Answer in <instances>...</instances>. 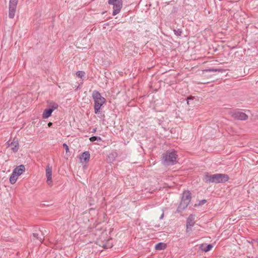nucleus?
Here are the masks:
<instances>
[{
  "instance_id": "nucleus-21",
  "label": "nucleus",
  "mask_w": 258,
  "mask_h": 258,
  "mask_svg": "<svg viewBox=\"0 0 258 258\" xmlns=\"http://www.w3.org/2000/svg\"><path fill=\"white\" fill-rule=\"evenodd\" d=\"M226 70L222 69H215V68H211L209 69H207L204 70V72H223L226 71Z\"/></svg>"
},
{
  "instance_id": "nucleus-32",
  "label": "nucleus",
  "mask_w": 258,
  "mask_h": 258,
  "mask_svg": "<svg viewBox=\"0 0 258 258\" xmlns=\"http://www.w3.org/2000/svg\"><path fill=\"white\" fill-rule=\"evenodd\" d=\"M96 129H97L96 128H94V129L93 130V131H92V133H95V132L96 131Z\"/></svg>"
},
{
  "instance_id": "nucleus-16",
  "label": "nucleus",
  "mask_w": 258,
  "mask_h": 258,
  "mask_svg": "<svg viewBox=\"0 0 258 258\" xmlns=\"http://www.w3.org/2000/svg\"><path fill=\"white\" fill-rule=\"evenodd\" d=\"M52 113V110L49 108H46L44 109L43 114H42V118L44 119L48 118L51 115Z\"/></svg>"
},
{
  "instance_id": "nucleus-1",
  "label": "nucleus",
  "mask_w": 258,
  "mask_h": 258,
  "mask_svg": "<svg viewBox=\"0 0 258 258\" xmlns=\"http://www.w3.org/2000/svg\"><path fill=\"white\" fill-rule=\"evenodd\" d=\"M229 179V177L227 174L217 173L211 174L208 172H206L204 176L203 180L207 183H224Z\"/></svg>"
},
{
  "instance_id": "nucleus-20",
  "label": "nucleus",
  "mask_w": 258,
  "mask_h": 258,
  "mask_svg": "<svg viewBox=\"0 0 258 258\" xmlns=\"http://www.w3.org/2000/svg\"><path fill=\"white\" fill-rule=\"evenodd\" d=\"M117 156V154L115 152H112L108 155V158L109 162H113L115 160L116 157Z\"/></svg>"
},
{
  "instance_id": "nucleus-25",
  "label": "nucleus",
  "mask_w": 258,
  "mask_h": 258,
  "mask_svg": "<svg viewBox=\"0 0 258 258\" xmlns=\"http://www.w3.org/2000/svg\"><path fill=\"white\" fill-rule=\"evenodd\" d=\"M63 146L64 147V148H65V150H66V152L67 153L69 151V146L66 144V143H64L63 144Z\"/></svg>"
},
{
  "instance_id": "nucleus-11",
  "label": "nucleus",
  "mask_w": 258,
  "mask_h": 258,
  "mask_svg": "<svg viewBox=\"0 0 258 258\" xmlns=\"http://www.w3.org/2000/svg\"><path fill=\"white\" fill-rule=\"evenodd\" d=\"M90 157V153L88 151H85L83 152L80 156V159L81 161H83L85 163H87L89 162Z\"/></svg>"
},
{
  "instance_id": "nucleus-8",
  "label": "nucleus",
  "mask_w": 258,
  "mask_h": 258,
  "mask_svg": "<svg viewBox=\"0 0 258 258\" xmlns=\"http://www.w3.org/2000/svg\"><path fill=\"white\" fill-rule=\"evenodd\" d=\"M189 204V202L186 201H184L181 199V202L177 208L176 211L178 213L181 212L183 210H184L188 206Z\"/></svg>"
},
{
  "instance_id": "nucleus-4",
  "label": "nucleus",
  "mask_w": 258,
  "mask_h": 258,
  "mask_svg": "<svg viewBox=\"0 0 258 258\" xmlns=\"http://www.w3.org/2000/svg\"><path fill=\"white\" fill-rule=\"evenodd\" d=\"M108 3L109 5H112L113 6V16H115L120 12L122 6V0H108Z\"/></svg>"
},
{
  "instance_id": "nucleus-13",
  "label": "nucleus",
  "mask_w": 258,
  "mask_h": 258,
  "mask_svg": "<svg viewBox=\"0 0 258 258\" xmlns=\"http://www.w3.org/2000/svg\"><path fill=\"white\" fill-rule=\"evenodd\" d=\"M212 247L213 245L211 244L203 243L200 245L199 249L203 251L207 252L209 251Z\"/></svg>"
},
{
  "instance_id": "nucleus-28",
  "label": "nucleus",
  "mask_w": 258,
  "mask_h": 258,
  "mask_svg": "<svg viewBox=\"0 0 258 258\" xmlns=\"http://www.w3.org/2000/svg\"><path fill=\"white\" fill-rule=\"evenodd\" d=\"M193 98H194V97H192V96H190L188 97L187 98V104H189V100H192V99H193Z\"/></svg>"
},
{
  "instance_id": "nucleus-19",
  "label": "nucleus",
  "mask_w": 258,
  "mask_h": 258,
  "mask_svg": "<svg viewBox=\"0 0 258 258\" xmlns=\"http://www.w3.org/2000/svg\"><path fill=\"white\" fill-rule=\"evenodd\" d=\"M18 176H17L16 174H15V173L13 171L12 174L10 177V182L12 184H15L18 179Z\"/></svg>"
},
{
  "instance_id": "nucleus-10",
  "label": "nucleus",
  "mask_w": 258,
  "mask_h": 258,
  "mask_svg": "<svg viewBox=\"0 0 258 258\" xmlns=\"http://www.w3.org/2000/svg\"><path fill=\"white\" fill-rule=\"evenodd\" d=\"M44 234L40 230H39L38 232H35L33 233V236L36 239L38 240L41 243L42 242L44 239Z\"/></svg>"
},
{
  "instance_id": "nucleus-30",
  "label": "nucleus",
  "mask_w": 258,
  "mask_h": 258,
  "mask_svg": "<svg viewBox=\"0 0 258 258\" xmlns=\"http://www.w3.org/2000/svg\"><path fill=\"white\" fill-rule=\"evenodd\" d=\"M53 123L51 122H49L48 123V126L49 127H51Z\"/></svg>"
},
{
  "instance_id": "nucleus-2",
  "label": "nucleus",
  "mask_w": 258,
  "mask_h": 258,
  "mask_svg": "<svg viewBox=\"0 0 258 258\" xmlns=\"http://www.w3.org/2000/svg\"><path fill=\"white\" fill-rule=\"evenodd\" d=\"M178 155L174 150H169L162 154L161 157L162 163L165 166H171L177 163Z\"/></svg>"
},
{
  "instance_id": "nucleus-26",
  "label": "nucleus",
  "mask_w": 258,
  "mask_h": 258,
  "mask_svg": "<svg viewBox=\"0 0 258 258\" xmlns=\"http://www.w3.org/2000/svg\"><path fill=\"white\" fill-rule=\"evenodd\" d=\"M112 246V244L111 245H109L108 244H103V247L104 248H110Z\"/></svg>"
},
{
  "instance_id": "nucleus-24",
  "label": "nucleus",
  "mask_w": 258,
  "mask_h": 258,
  "mask_svg": "<svg viewBox=\"0 0 258 258\" xmlns=\"http://www.w3.org/2000/svg\"><path fill=\"white\" fill-rule=\"evenodd\" d=\"M85 73L84 71H79L76 73V75L79 78H82L84 76Z\"/></svg>"
},
{
  "instance_id": "nucleus-22",
  "label": "nucleus",
  "mask_w": 258,
  "mask_h": 258,
  "mask_svg": "<svg viewBox=\"0 0 258 258\" xmlns=\"http://www.w3.org/2000/svg\"><path fill=\"white\" fill-rule=\"evenodd\" d=\"M90 141L92 142H94L95 141H102L101 138L98 136H93L90 138Z\"/></svg>"
},
{
  "instance_id": "nucleus-15",
  "label": "nucleus",
  "mask_w": 258,
  "mask_h": 258,
  "mask_svg": "<svg viewBox=\"0 0 258 258\" xmlns=\"http://www.w3.org/2000/svg\"><path fill=\"white\" fill-rule=\"evenodd\" d=\"M8 145L14 152L16 153L18 151L19 149V144L18 142H11V143H8Z\"/></svg>"
},
{
  "instance_id": "nucleus-7",
  "label": "nucleus",
  "mask_w": 258,
  "mask_h": 258,
  "mask_svg": "<svg viewBox=\"0 0 258 258\" xmlns=\"http://www.w3.org/2000/svg\"><path fill=\"white\" fill-rule=\"evenodd\" d=\"M17 5V4L9 3V17L10 18L13 19L14 17Z\"/></svg>"
},
{
  "instance_id": "nucleus-17",
  "label": "nucleus",
  "mask_w": 258,
  "mask_h": 258,
  "mask_svg": "<svg viewBox=\"0 0 258 258\" xmlns=\"http://www.w3.org/2000/svg\"><path fill=\"white\" fill-rule=\"evenodd\" d=\"M167 247V245L164 242H159L156 244L155 248L157 250H164Z\"/></svg>"
},
{
  "instance_id": "nucleus-9",
  "label": "nucleus",
  "mask_w": 258,
  "mask_h": 258,
  "mask_svg": "<svg viewBox=\"0 0 258 258\" xmlns=\"http://www.w3.org/2000/svg\"><path fill=\"white\" fill-rule=\"evenodd\" d=\"M25 171V167L24 165H20L19 166H17L14 170L13 172L15 174H16L17 176H20L21 175L23 172Z\"/></svg>"
},
{
  "instance_id": "nucleus-31",
  "label": "nucleus",
  "mask_w": 258,
  "mask_h": 258,
  "mask_svg": "<svg viewBox=\"0 0 258 258\" xmlns=\"http://www.w3.org/2000/svg\"><path fill=\"white\" fill-rule=\"evenodd\" d=\"M163 217H164V213L163 212V213H162V215H161V216L160 217L159 219H160V220H161V219H162L163 218Z\"/></svg>"
},
{
  "instance_id": "nucleus-27",
  "label": "nucleus",
  "mask_w": 258,
  "mask_h": 258,
  "mask_svg": "<svg viewBox=\"0 0 258 258\" xmlns=\"http://www.w3.org/2000/svg\"><path fill=\"white\" fill-rule=\"evenodd\" d=\"M207 202V201L206 200H202L199 202V205H203Z\"/></svg>"
},
{
  "instance_id": "nucleus-6",
  "label": "nucleus",
  "mask_w": 258,
  "mask_h": 258,
  "mask_svg": "<svg viewBox=\"0 0 258 258\" xmlns=\"http://www.w3.org/2000/svg\"><path fill=\"white\" fill-rule=\"evenodd\" d=\"M46 176L47 177V183L50 186H52V167L48 165L46 168Z\"/></svg>"
},
{
  "instance_id": "nucleus-23",
  "label": "nucleus",
  "mask_w": 258,
  "mask_h": 258,
  "mask_svg": "<svg viewBox=\"0 0 258 258\" xmlns=\"http://www.w3.org/2000/svg\"><path fill=\"white\" fill-rule=\"evenodd\" d=\"M174 33L175 35L177 36H181V34L182 33V30L180 29H178L177 30H174Z\"/></svg>"
},
{
  "instance_id": "nucleus-12",
  "label": "nucleus",
  "mask_w": 258,
  "mask_h": 258,
  "mask_svg": "<svg viewBox=\"0 0 258 258\" xmlns=\"http://www.w3.org/2000/svg\"><path fill=\"white\" fill-rule=\"evenodd\" d=\"M195 215H190L186 220V228L187 229L189 227L193 226L195 224Z\"/></svg>"
},
{
  "instance_id": "nucleus-5",
  "label": "nucleus",
  "mask_w": 258,
  "mask_h": 258,
  "mask_svg": "<svg viewBox=\"0 0 258 258\" xmlns=\"http://www.w3.org/2000/svg\"><path fill=\"white\" fill-rule=\"evenodd\" d=\"M232 116L236 119L240 120H245L248 118V116L245 113L240 111L233 112Z\"/></svg>"
},
{
  "instance_id": "nucleus-18",
  "label": "nucleus",
  "mask_w": 258,
  "mask_h": 258,
  "mask_svg": "<svg viewBox=\"0 0 258 258\" xmlns=\"http://www.w3.org/2000/svg\"><path fill=\"white\" fill-rule=\"evenodd\" d=\"M48 103V108H49V109H51L52 110V111L53 112L54 110L57 109V108L58 107V105L52 101H48L47 102Z\"/></svg>"
},
{
  "instance_id": "nucleus-14",
  "label": "nucleus",
  "mask_w": 258,
  "mask_h": 258,
  "mask_svg": "<svg viewBox=\"0 0 258 258\" xmlns=\"http://www.w3.org/2000/svg\"><path fill=\"white\" fill-rule=\"evenodd\" d=\"M191 199V193L189 190H185L183 192L181 198L182 200L187 201L190 203Z\"/></svg>"
},
{
  "instance_id": "nucleus-29",
  "label": "nucleus",
  "mask_w": 258,
  "mask_h": 258,
  "mask_svg": "<svg viewBox=\"0 0 258 258\" xmlns=\"http://www.w3.org/2000/svg\"><path fill=\"white\" fill-rule=\"evenodd\" d=\"M18 0H10V3L18 4Z\"/></svg>"
},
{
  "instance_id": "nucleus-3",
  "label": "nucleus",
  "mask_w": 258,
  "mask_h": 258,
  "mask_svg": "<svg viewBox=\"0 0 258 258\" xmlns=\"http://www.w3.org/2000/svg\"><path fill=\"white\" fill-rule=\"evenodd\" d=\"M92 98L94 102V112L99 114L101 106L106 102V99L97 90L93 91Z\"/></svg>"
}]
</instances>
